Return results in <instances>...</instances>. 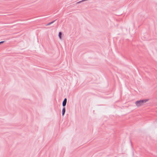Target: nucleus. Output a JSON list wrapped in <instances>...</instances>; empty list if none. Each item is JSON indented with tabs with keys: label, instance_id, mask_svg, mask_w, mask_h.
<instances>
[{
	"label": "nucleus",
	"instance_id": "f257e3e1",
	"mask_svg": "<svg viewBox=\"0 0 157 157\" xmlns=\"http://www.w3.org/2000/svg\"><path fill=\"white\" fill-rule=\"evenodd\" d=\"M148 99H144L142 100H140L136 101L135 102V104L137 107H139L143 105L144 103L148 101Z\"/></svg>",
	"mask_w": 157,
	"mask_h": 157
},
{
	"label": "nucleus",
	"instance_id": "f03ea898",
	"mask_svg": "<svg viewBox=\"0 0 157 157\" xmlns=\"http://www.w3.org/2000/svg\"><path fill=\"white\" fill-rule=\"evenodd\" d=\"M66 103H67V99L65 98L63 101V106H65L66 105Z\"/></svg>",
	"mask_w": 157,
	"mask_h": 157
},
{
	"label": "nucleus",
	"instance_id": "7ed1b4c3",
	"mask_svg": "<svg viewBox=\"0 0 157 157\" xmlns=\"http://www.w3.org/2000/svg\"><path fill=\"white\" fill-rule=\"evenodd\" d=\"M65 107H64L62 110V115L63 116L65 113Z\"/></svg>",
	"mask_w": 157,
	"mask_h": 157
},
{
	"label": "nucleus",
	"instance_id": "20e7f679",
	"mask_svg": "<svg viewBox=\"0 0 157 157\" xmlns=\"http://www.w3.org/2000/svg\"><path fill=\"white\" fill-rule=\"evenodd\" d=\"M61 35H62V33L60 32L59 33V38L61 39Z\"/></svg>",
	"mask_w": 157,
	"mask_h": 157
},
{
	"label": "nucleus",
	"instance_id": "39448f33",
	"mask_svg": "<svg viewBox=\"0 0 157 157\" xmlns=\"http://www.w3.org/2000/svg\"><path fill=\"white\" fill-rule=\"evenodd\" d=\"M3 42V41H1V42H0V44H1V43H2Z\"/></svg>",
	"mask_w": 157,
	"mask_h": 157
}]
</instances>
